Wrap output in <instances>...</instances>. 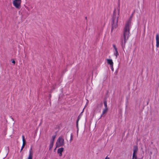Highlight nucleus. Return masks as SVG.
Instances as JSON below:
<instances>
[{
  "label": "nucleus",
  "mask_w": 159,
  "mask_h": 159,
  "mask_svg": "<svg viewBox=\"0 0 159 159\" xmlns=\"http://www.w3.org/2000/svg\"><path fill=\"white\" fill-rule=\"evenodd\" d=\"M22 141H23V144L22 145L21 147V148L20 150V151H21L23 149V148L25 147V137L24 136V135L22 136Z\"/></svg>",
  "instance_id": "10"
},
{
  "label": "nucleus",
  "mask_w": 159,
  "mask_h": 159,
  "mask_svg": "<svg viewBox=\"0 0 159 159\" xmlns=\"http://www.w3.org/2000/svg\"><path fill=\"white\" fill-rule=\"evenodd\" d=\"M113 47L114 48L115 51L114 52V54L116 57V58L117 56L119 55V53L118 52L117 49L116 47V45L115 44L113 45Z\"/></svg>",
  "instance_id": "5"
},
{
  "label": "nucleus",
  "mask_w": 159,
  "mask_h": 159,
  "mask_svg": "<svg viewBox=\"0 0 159 159\" xmlns=\"http://www.w3.org/2000/svg\"><path fill=\"white\" fill-rule=\"evenodd\" d=\"M105 159H109V158L107 157L105 158Z\"/></svg>",
  "instance_id": "21"
},
{
  "label": "nucleus",
  "mask_w": 159,
  "mask_h": 159,
  "mask_svg": "<svg viewBox=\"0 0 159 159\" xmlns=\"http://www.w3.org/2000/svg\"><path fill=\"white\" fill-rule=\"evenodd\" d=\"M120 13V9H118V13L116 9L114 10L112 21V26L111 30V32H113V30L116 29L117 26L118 16Z\"/></svg>",
  "instance_id": "2"
},
{
  "label": "nucleus",
  "mask_w": 159,
  "mask_h": 159,
  "mask_svg": "<svg viewBox=\"0 0 159 159\" xmlns=\"http://www.w3.org/2000/svg\"><path fill=\"white\" fill-rule=\"evenodd\" d=\"M138 149L137 146H134L133 148V155H137Z\"/></svg>",
  "instance_id": "6"
},
{
  "label": "nucleus",
  "mask_w": 159,
  "mask_h": 159,
  "mask_svg": "<svg viewBox=\"0 0 159 159\" xmlns=\"http://www.w3.org/2000/svg\"><path fill=\"white\" fill-rule=\"evenodd\" d=\"M21 0H13L12 3L15 7L17 9H20L21 7Z\"/></svg>",
  "instance_id": "4"
},
{
  "label": "nucleus",
  "mask_w": 159,
  "mask_h": 159,
  "mask_svg": "<svg viewBox=\"0 0 159 159\" xmlns=\"http://www.w3.org/2000/svg\"><path fill=\"white\" fill-rule=\"evenodd\" d=\"M107 63L110 65V66L113 65V63L111 59H107Z\"/></svg>",
  "instance_id": "12"
},
{
  "label": "nucleus",
  "mask_w": 159,
  "mask_h": 159,
  "mask_svg": "<svg viewBox=\"0 0 159 159\" xmlns=\"http://www.w3.org/2000/svg\"><path fill=\"white\" fill-rule=\"evenodd\" d=\"M64 140L61 136H60L58 138L56 143L57 148L62 147L64 145Z\"/></svg>",
  "instance_id": "3"
},
{
  "label": "nucleus",
  "mask_w": 159,
  "mask_h": 159,
  "mask_svg": "<svg viewBox=\"0 0 159 159\" xmlns=\"http://www.w3.org/2000/svg\"><path fill=\"white\" fill-rule=\"evenodd\" d=\"M54 142L51 141L49 146V149L50 150L53 147Z\"/></svg>",
  "instance_id": "13"
},
{
  "label": "nucleus",
  "mask_w": 159,
  "mask_h": 159,
  "mask_svg": "<svg viewBox=\"0 0 159 159\" xmlns=\"http://www.w3.org/2000/svg\"><path fill=\"white\" fill-rule=\"evenodd\" d=\"M132 159H139L137 157V155H133Z\"/></svg>",
  "instance_id": "15"
},
{
  "label": "nucleus",
  "mask_w": 159,
  "mask_h": 159,
  "mask_svg": "<svg viewBox=\"0 0 159 159\" xmlns=\"http://www.w3.org/2000/svg\"><path fill=\"white\" fill-rule=\"evenodd\" d=\"M156 46L158 48L159 47V36L158 34L156 35Z\"/></svg>",
  "instance_id": "9"
},
{
  "label": "nucleus",
  "mask_w": 159,
  "mask_h": 159,
  "mask_svg": "<svg viewBox=\"0 0 159 159\" xmlns=\"http://www.w3.org/2000/svg\"><path fill=\"white\" fill-rule=\"evenodd\" d=\"M108 111V108H105L104 109H103L102 112V114L101 115V117H102L104 114H106L107 113Z\"/></svg>",
  "instance_id": "11"
},
{
  "label": "nucleus",
  "mask_w": 159,
  "mask_h": 159,
  "mask_svg": "<svg viewBox=\"0 0 159 159\" xmlns=\"http://www.w3.org/2000/svg\"><path fill=\"white\" fill-rule=\"evenodd\" d=\"M80 119V118L78 117V119L77 120V121H76V126H78V121H79V120Z\"/></svg>",
  "instance_id": "18"
},
{
  "label": "nucleus",
  "mask_w": 159,
  "mask_h": 159,
  "mask_svg": "<svg viewBox=\"0 0 159 159\" xmlns=\"http://www.w3.org/2000/svg\"><path fill=\"white\" fill-rule=\"evenodd\" d=\"M64 150V148H61L58 149L57 152L59 156L61 157L62 156V153L63 151Z\"/></svg>",
  "instance_id": "7"
},
{
  "label": "nucleus",
  "mask_w": 159,
  "mask_h": 159,
  "mask_svg": "<svg viewBox=\"0 0 159 159\" xmlns=\"http://www.w3.org/2000/svg\"><path fill=\"white\" fill-rule=\"evenodd\" d=\"M73 139H72V134H71V136H70V141H71Z\"/></svg>",
  "instance_id": "19"
},
{
  "label": "nucleus",
  "mask_w": 159,
  "mask_h": 159,
  "mask_svg": "<svg viewBox=\"0 0 159 159\" xmlns=\"http://www.w3.org/2000/svg\"><path fill=\"white\" fill-rule=\"evenodd\" d=\"M132 16L126 23L124 28L123 35L121 37V45L123 50L125 48V43L130 36L129 31L131 25Z\"/></svg>",
  "instance_id": "1"
},
{
  "label": "nucleus",
  "mask_w": 159,
  "mask_h": 159,
  "mask_svg": "<svg viewBox=\"0 0 159 159\" xmlns=\"http://www.w3.org/2000/svg\"><path fill=\"white\" fill-rule=\"evenodd\" d=\"M103 103H104V106L105 107V108H108V107H107V101H104Z\"/></svg>",
  "instance_id": "14"
},
{
  "label": "nucleus",
  "mask_w": 159,
  "mask_h": 159,
  "mask_svg": "<svg viewBox=\"0 0 159 159\" xmlns=\"http://www.w3.org/2000/svg\"><path fill=\"white\" fill-rule=\"evenodd\" d=\"M149 159H151V158H150Z\"/></svg>",
  "instance_id": "23"
},
{
  "label": "nucleus",
  "mask_w": 159,
  "mask_h": 159,
  "mask_svg": "<svg viewBox=\"0 0 159 159\" xmlns=\"http://www.w3.org/2000/svg\"><path fill=\"white\" fill-rule=\"evenodd\" d=\"M26 9H27L29 10L28 9V8H27Z\"/></svg>",
  "instance_id": "22"
},
{
  "label": "nucleus",
  "mask_w": 159,
  "mask_h": 159,
  "mask_svg": "<svg viewBox=\"0 0 159 159\" xmlns=\"http://www.w3.org/2000/svg\"><path fill=\"white\" fill-rule=\"evenodd\" d=\"M12 62L14 64H15V61H14V60H13L12 61Z\"/></svg>",
  "instance_id": "20"
},
{
  "label": "nucleus",
  "mask_w": 159,
  "mask_h": 159,
  "mask_svg": "<svg viewBox=\"0 0 159 159\" xmlns=\"http://www.w3.org/2000/svg\"><path fill=\"white\" fill-rule=\"evenodd\" d=\"M110 67H111V70L112 71H113L114 69H113V65H112V66H110Z\"/></svg>",
  "instance_id": "17"
},
{
  "label": "nucleus",
  "mask_w": 159,
  "mask_h": 159,
  "mask_svg": "<svg viewBox=\"0 0 159 159\" xmlns=\"http://www.w3.org/2000/svg\"><path fill=\"white\" fill-rule=\"evenodd\" d=\"M33 152L32 151V148H31L29 151V155L28 159H32Z\"/></svg>",
  "instance_id": "8"
},
{
  "label": "nucleus",
  "mask_w": 159,
  "mask_h": 159,
  "mask_svg": "<svg viewBox=\"0 0 159 159\" xmlns=\"http://www.w3.org/2000/svg\"><path fill=\"white\" fill-rule=\"evenodd\" d=\"M56 136L54 135L52 137V139L51 140V141L54 142L55 139L56 138Z\"/></svg>",
  "instance_id": "16"
}]
</instances>
